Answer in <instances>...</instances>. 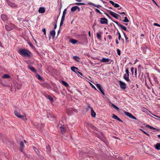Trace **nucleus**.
Here are the masks:
<instances>
[{"instance_id": "obj_1", "label": "nucleus", "mask_w": 160, "mask_h": 160, "mask_svg": "<svg viewBox=\"0 0 160 160\" xmlns=\"http://www.w3.org/2000/svg\"><path fill=\"white\" fill-rule=\"evenodd\" d=\"M18 53L23 57L30 58L32 54L29 50L25 48H21L18 50Z\"/></svg>"}, {"instance_id": "obj_2", "label": "nucleus", "mask_w": 160, "mask_h": 160, "mask_svg": "<svg viewBox=\"0 0 160 160\" xmlns=\"http://www.w3.org/2000/svg\"><path fill=\"white\" fill-rule=\"evenodd\" d=\"M15 115L18 118H19L21 119H22L24 121L26 120L27 119L25 115H21L19 114L18 112L16 110H15L14 111Z\"/></svg>"}, {"instance_id": "obj_3", "label": "nucleus", "mask_w": 160, "mask_h": 160, "mask_svg": "<svg viewBox=\"0 0 160 160\" xmlns=\"http://www.w3.org/2000/svg\"><path fill=\"white\" fill-rule=\"evenodd\" d=\"M100 23L101 24H108V20L105 18H100Z\"/></svg>"}, {"instance_id": "obj_4", "label": "nucleus", "mask_w": 160, "mask_h": 160, "mask_svg": "<svg viewBox=\"0 0 160 160\" xmlns=\"http://www.w3.org/2000/svg\"><path fill=\"white\" fill-rule=\"evenodd\" d=\"M97 88L100 91L101 93L103 95H105V93L103 91V89L101 85L98 83H97L96 85Z\"/></svg>"}, {"instance_id": "obj_5", "label": "nucleus", "mask_w": 160, "mask_h": 160, "mask_svg": "<svg viewBox=\"0 0 160 160\" xmlns=\"http://www.w3.org/2000/svg\"><path fill=\"white\" fill-rule=\"evenodd\" d=\"M100 61L102 62H107L108 64H110L111 63V59L108 58H103L102 59L100 60Z\"/></svg>"}, {"instance_id": "obj_6", "label": "nucleus", "mask_w": 160, "mask_h": 160, "mask_svg": "<svg viewBox=\"0 0 160 160\" xmlns=\"http://www.w3.org/2000/svg\"><path fill=\"white\" fill-rule=\"evenodd\" d=\"M112 21L114 23H116L119 27L122 30H124L126 29V27L125 26L122 25L120 24L119 22L116 21Z\"/></svg>"}, {"instance_id": "obj_7", "label": "nucleus", "mask_w": 160, "mask_h": 160, "mask_svg": "<svg viewBox=\"0 0 160 160\" xmlns=\"http://www.w3.org/2000/svg\"><path fill=\"white\" fill-rule=\"evenodd\" d=\"M120 88L124 90L126 88V84L121 81H119Z\"/></svg>"}, {"instance_id": "obj_8", "label": "nucleus", "mask_w": 160, "mask_h": 160, "mask_svg": "<svg viewBox=\"0 0 160 160\" xmlns=\"http://www.w3.org/2000/svg\"><path fill=\"white\" fill-rule=\"evenodd\" d=\"M48 118L49 120L52 121L53 120V118H55V117L53 115H52L50 113H48L47 115Z\"/></svg>"}, {"instance_id": "obj_9", "label": "nucleus", "mask_w": 160, "mask_h": 160, "mask_svg": "<svg viewBox=\"0 0 160 160\" xmlns=\"http://www.w3.org/2000/svg\"><path fill=\"white\" fill-rule=\"evenodd\" d=\"M6 1L7 3L9 6L13 8H14L16 6V5L14 3H12L8 0H6Z\"/></svg>"}, {"instance_id": "obj_10", "label": "nucleus", "mask_w": 160, "mask_h": 160, "mask_svg": "<svg viewBox=\"0 0 160 160\" xmlns=\"http://www.w3.org/2000/svg\"><path fill=\"white\" fill-rule=\"evenodd\" d=\"M38 12L41 13H43L45 12V9L44 7H41L39 8L38 10Z\"/></svg>"}, {"instance_id": "obj_11", "label": "nucleus", "mask_w": 160, "mask_h": 160, "mask_svg": "<svg viewBox=\"0 0 160 160\" xmlns=\"http://www.w3.org/2000/svg\"><path fill=\"white\" fill-rule=\"evenodd\" d=\"M1 18L2 20L4 21H6L8 20L7 16L5 14H2L1 15Z\"/></svg>"}, {"instance_id": "obj_12", "label": "nucleus", "mask_w": 160, "mask_h": 160, "mask_svg": "<svg viewBox=\"0 0 160 160\" xmlns=\"http://www.w3.org/2000/svg\"><path fill=\"white\" fill-rule=\"evenodd\" d=\"M35 73L36 74V76L38 80L40 81L42 80L43 78H42L37 73V71H32Z\"/></svg>"}, {"instance_id": "obj_13", "label": "nucleus", "mask_w": 160, "mask_h": 160, "mask_svg": "<svg viewBox=\"0 0 160 160\" xmlns=\"http://www.w3.org/2000/svg\"><path fill=\"white\" fill-rule=\"evenodd\" d=\"M112 118H113L116 120H117L120 122H123V121L122 120H121L119 118H118L116 115L113 114H112Z\"/></svg>"}, {"instance_id": "obj_14", "label": "nucleus", "mask_w": 160, "mask_h": 160, "mask_svg": "<svg viewBox=\"0 0 160 160\" xmlns=\"http://www.w3.org/2000/svg\"><path fill=\"white\" fill-rule=\"evenodd\" d=\"M112 14L111 15H112L113 17L114 18H116V19H118V17H120V15L118 14L115 13L114 12H113Z\"/></svg>"}, {"instance_id": "obj_15", "label": "nucleus", "mask_w": 160, "mask_h": 160, "mask_svg": "<svg viewBox=\"0 0 160 160\" xmlns=\"http://www.w3.org/2000/svg\"><path fill=\"white\" fill-rule=\"evenodd\" d=\"M60 129L61 133L62 134H64L66 132L65 129L62 126L60 127Z\"/></svg>"}, {"instance_id": "obj_16", "label": "nucleus", "mask_w": 160, "mask_h": 160, "mask_svg": "<svg viewBox=\"0 0 160 160\" xmlns=\"http://www.w3.org/2000/svg\"><path fill=\"white\" fill-rule=\"evenodd\" d=\"M50 35L53 38L55 35V31L54 30H52L50 32Z\"/></svg>"}, {"instance_id": "obj_17", "label": "nucleus", "mask_w": 160, "mask_h": 160, "mask_svg": "<svg viewBox=\"0 0 160 160\" xmlns=\"http://www.w3.org/2000/svg\"><path fill=\"white\" fill-rule=\"evenodd\" d=\"M132 74H133V73L134 72H134L135 73V74L136 75V76L137 77V75H138V76H139L140 74L139 73V72L140 71H131Z\"/></svg>"}, {"instance_id": "obj_18", "label": "nucleus", "mask_w": 160, "mask_h": 160, "mask_svg": "<svg viewBox=\"0 0 160 160\" xmlns=\"http://www.w3.org/2000/svg\"><path fill=\"white\" fill-rule=\"evenodd\" d=\"M5 28L6 30L8 31H10L12 30V28L7 25L5 26Z\"/></svg>"}, {"instance_id": "obj_19", "label": "nucleus", "mask_w": 160, "mask_h": 160, "mask_svg": "<svg viewBox=\"0 0 160 160\" xmlns=\"http://www.w3.org/2000/svg\"><path fill=\"white\" fill-rule=\"evenodd\" d=\"M20 148L21 151L22 152V149L24 147V143L22 141L20 142Z\"/></svg>"}, {"instance_id": "obj_20", "label": "nucleus", "mask_w": 160, "mask_h": 160, "mask_svg": "<svg viewBox=\"0 0 160 160\" xmlns=\"http://www.w3.org/2000/svg\"><path fill=\"white\" fill-rule=\"evenodd\" d=\"M1 77L2 78H10V77L8 74H4L3 75H2Z\"/></svg>"}, {"instance_id": "obj_21", "label": "nucleus", "mask_w": 160, "mask_h": 160, "mask_svg": "<svg viewBox=\"0 0 160 160\" xmlns=\"http://www.w3.org/2000/svg\"><path fill=\"white\" fill-rule=\"evenodd\" d=\"M78 42V40L74 39H71L70 41V42L72 44H75Z\"/></svg>"}, {"instance_id": "obj_22", "label": "nucleus", "mask_w": 160, "mask_h": 160, "mask_svg": "<svg viewBox=\"0 0 160 160\" xmlns=\"http://www.w3.org/2000/svg\"><path fill=\"white\" fill-rule=\"evenodd\" d=\"M155 148L158 150H160V143H158L155 145Z\"/></svg>"}, {"instance_id": "obj_23", "label": "nucleus", "mask_w": 160, "mask_h": 160, "mask_svg": "<svg viewBox=\"0 0 160 160\" xmlns=\"http://www.w3.org/2000/svg\"><path fill=\"white\" fill-rule=\"evenodd\" d=\"M91 116L92 117H95L96 116V114L92 108L91 109Z\"/></svg>"}, {"instance_id": "obj_24", "label": "nucleus", "mask_w": 160, "mask_h": 160, "mask_svg": "<svg viewBox=\"0 0 160 160\" xmlns=\"http://www.w3.org/2000/svg\"><path fill=\"white\" fill-rule=\"evenodd\" d=\"M124 113L126 116H128L130 118H131V117L132 116V115L131 113L128 112L124 111Z\"/></svg>"}, {"instance_id": "obj_25", "label": "nucleus", "mask_w": 160, "mask_h": 160, "mask_svg": "<svg viewBox=\"0 0 160 160\" xmlns=\"http://www.w3.org/2000/svg\"><path fill=\"white\" fill-rule=\"evenodd\" d=\"M77 8H78L77 6L73 7L71 8V11L72 12H75L77 10Z\"/></svg>"}, {"instance_id": "obj_26", "label": "nucleus", "mask_w": 160, "mask_h": 160, "mask_svg": "<svg viewBox=\"0 0 160 160\" xmlns=\"http://www.w3.org/2000/svg\"><path fill=\"white\" fill-rule=\"evenodd\" d=\"M62 84L65 86L66 87H68L69 86L68 84L66 82L64 81H62Z\"/></svg>"}, {"instance_id": "obj_27", "label": "nucleus", "mask_w": 160, "mask_h": 160, "mask_svg": "<svg viewBox=\"0 0 160 160\" xmlns=\"http://www.w3.org/2000/svg\"><path fill=\"white\" fill-rule=\"evenodd\" d=\"M73 58L74 60H75L76 61L78 62H79V60L80 59V58L77 56H74L73 57Z\"/></svg>"}, {"instance_id": "obj_28", "label": "nucleus", "mask_w": 160, "mask_h": 160, "mask_svg": "<svg viewBox=\"0 0 160 160\" xmlns=\"http://www.w3.org/2000/svg\"><path fill=\"white\" fill-rule=\"evenodd\" d=\"M46 151L48 152H50L51 150L50 147L49 145H48L46 147Z\"/></svg>"}, {"instance_id": "obj_29", "label": "nucleus", "mask_w": 160, "mask_h": 160, "mask_svg": "<svg viewBox=\"0 0 160 160\" xmlns=\"http://www.w3.org/2000/svg\"><path fill=\"white\" fill-rule=\"evenodd\" d=\"M111 106L113 107L115 109L117 110H119V108H118L117 106H116V105H115L113 103H112Z\"/></svg>"}, {"instance_id": "obj_30", "label": "nucleus", "mask_w": 160, "mask_h": 160, "mask_svg": "<svg viewBox=\"0 0 160 160\" xmlns=\"http://www.w3.org/2000/svg\"><path fill=\"white\" fill-rule=\"evenodd\" d=\"M33 149L38 154H39V151L38 149H37L35 147H33Z\"/></svg>"}, {"instance_id": "obj_31", "label": "nucleus", "mask_w": 160, "mask_h": 160, "mask_svg": "<svg viewBox=\"0 0 160 160\" xmlns=\"http://www.w3.org/2000/svg\"><path fill=\"white\" fill-rule=\"evenodd\" d=\"M124 78L127 81H129L130 80V79L129 78L128 76V77H126V75L125 74L123 76Z\"/></svg>"}, {"instance_id": "obj_32", "label": "nucleus", "mask_w": 160, "mask_h": 160, "mask_svg": "<svg viewBox=\"0 0 160 160\" xmlns=\"http://www.w3.org/2000/svg\"><path fill=\"white\" fill-rule=\"evenodd\" d=\"M28 44L33 49H35V47L34 46L33 44L30 42H28Z\"/></svg>"}, {"instance_id": "obj_33", "label": "nucleus", "mask_w": 160, "mask_h": 160, "mask_svg": "<svg viewBox=\"0 0 160 160\" xmlns=\"http://www.w3.org/2000/svg\"><path fill=\"white\" fill-rule=\"evenodd\" d=\"M117 31H118V32H117V34L118 35V39L119 40H120L121 38V34H120V32H119V31H118V29H117Z\"/></svg>"}, {"instance_id": "obj_34", "label": "nucleus", "mask_w": 160, "mask_h": 160, "mask_svg": "<svg viewBox=\"0 0 160 160\" xmlns=\"http://www.w3.org/2000/svg\"><path fill=\"white\" fill-rule=\"evenodd\" d=\"M28 68L31 70H35L34 68L30 65H28Z\"/></svg>"}, {"instance_id": "obj_35", "label": "nucleus", "mask_w": 160, "mask_h": 160, "mask_svg": "<svg viewBox=\"0 0 160 160\" xmlns=\"http://www.w3.org/2000/svg\"><path fill=\"white\" fill-rule=\"evenodd\" d=\"M123 21L125 22H129V21L127 17H124V19L123 20Z\"/></svg>"}, {"instance_id": "obj_36", "label": "nucleus", "mask_w": 160, "mask_h": 160, "mask_svg": "<svg viewBox=\"0 0 160 160\" xmlns=\"http://www.w3.org/2000/svg\"><path fill=\"white\" fill-rule=\"evenodd\" d=\"M97 37L98 39H99L101 40V35H100L99 33H97Z\"/></svg>"}, {"instance_id": "obj_37", "label": "nucleus", "mask_w": 160, "mask_h": 160, "mask_svg": "<svg viewBox=\"0 0 160 160\" xmlns=\"http://www.w3.org/2000/svg\"><path fill=\"white\" fill-rule=\"evenodd\" d=\"M73 72H75L76 73H79L82 76H83L82 73L81 72H79L78 71H72Z\"/></svg>"}, {"instance_id": "obj_38", "label": "nucleus", "mask_w": 160, "mask_h": 160, "mask_svg": "<svg viewBox=\"0 0 160 160\" xmlns=\"http://www.w3.org/2000/svg\"><path fill=\"white\" fill-rule=\"evenodd\" d=\"M71 70H75V69H76V70H79L77 68L74 66L71 67Z\"/></svg>"}, {"instance_id": "obj_39", "label": "nucleus", "mask_w": 160, "mask_h": 160, "mask_svg": "<svg viewBox=\"0 0 160 160\" xmlns=\"http://www.w3.org/2000/svg\"><path fill=\"white\" fill-rule=\"evenodd\" d=\"M75 4L78 5H85V4L84 3H78L76 2L75 3Z\"/></svg>"}, {"instance_id": "obj_40", "label": "nucleus", "mask_w": 160, "mask_h": 160, "mask_svg": "<svg viewBox=\"0 0 160 160\" xmlns=\"http://www.w3.org/2000/svg\"><path fill=\"white\" fill-rule=\"evenodd\" d=\"M59 17V15L57 17V18H55V20L54 21V22H53V23H56L57 24Z\"/></svg>"}, {"instance_id": "obj_41", "label": "nucleus", "mask_w": 160, "mask_h": 160, "mask_svg": "<svg viewBox=\"0 0 160 160\" xmlns=\"http://www.w3.org/2000/svg\"><path fill=\"white\" fill-rule=\"evenodd\" d=\"M104 14L106 15L109 19H111L112 21H113L112 18L107 13L104 12Z\"/></svg>"}, {"instance_id": "obj_42", "label": "nucleus", "mask_w": 160, "mask_h": 160, "mask_svg": "<svg viewBox=\"0 0 160 160\" xmlns=\"http://www.w3.org/2000/svg\"><path fill=\"white\" fill-rule=\"evenodd\" d=\"M48 98L51 101H53V98L49 96H48Z\"/></svg>"}, {"instance_id": "obj_43", "label": "nucleus", "mask_w": 160, "mask_h": 160, "mask_svg": "<svg viewBox=\"0 0 160 160\" xmlns=\"http://www.w3.org/2000/svg\"><path fill=\"white\" fill-rule=\"evenodd\" d=\"M117 53L118 55H121V51L119 49H117Z\"/></svg>"}, {"instance_id": "obj_44", "label": "nucleus", "mask_w": 160, "mask_h": 160, "mask_svg": "<svg viewBox=\"0 0 160 160\" xmlns=\"http://www.w3.org/2000/svg\"><path fill=\"white\" fill-rule=\"evenodd\" d=\"M90 84L91 86V87L94 89L95 90H97V88H95V87L91 82H90Z\"/></svg>"}, {"instance_id": "obj_45", "label": "nucleus", "mask_w": 160, "mask_h": 160, "mask_svg": "<svg viewBox=\"0 0 160 160\" xmlns=\"http://www.w3.org/2000/svg\"><path fill=\"white\" fill-rule=\"evenodd\" d=\"M95 10L98 13L100 14H102V13L100 12V10L97 8L95 9Z\"/></svg>"}, {"instance_id": "obj_46", "label": "nucleus", "mask_w": 160, "mask_h": 160, "mask_svg": "<svg viewBox=\"0 0 160 160\" xmlns=\"http://www.w3.org/2000/svg\"><path fill=\"white\" fill-rule=\"evenodd\" d=\"M44 127V125L42 124V123H41V126H39L40 128V129L39 130H41L42 128H43Z\"/></svg>"}, {"instance_id": "obj_47", "label": "nucleus", "mask_w": 160, "mask_h": 160, "mask_svg": "<svg viewBox=\"0 0 160 160\" xmlns=\"http://www.w3.org/2000/svg\"><path fill=\"white\" fill-rule=\"evenodd\" d=\"M114 6L115 7L117 8H119L120 7L119 5L118 4L116 3H115Z\"/></svg>"}, {"instance_id": "obj_48", "label": "nucleus", "mask_w": 160, "mask_h": 160, "mask_svg": "<svg viewBox=\"0 0 160 160\" xmlns=\"http://www.w3.org/2000/svg\"><path fill=\"white\" fill-rule=\"evenodd\" d=\"M108 38H109V40H110L109 42H111V40L112 39V36L111 35H108Z\"/></svg>"}, {"instance_id": "obj_49", "label": "nucleus", "mask_w": 160, "mask_h": 160, "mask_svg": "<svg viewBox=\"0 0 160 160\" xmlns=\"http://www.w3.org/2000/svg\"><path fill=\"white\" fill-rule=\"evenodd\" d=\"M65 17H63L62 16V17L61 18V21L63 22H64V20H65Z\"/></svg>"}, {"instance_id": "obj_50", "label": "nucleus", "mask_w": 160, "mask_h": 160, "mask_svg": "<svg viewBox=\"0 0 160 160\" xmlns=\"http://www.w3.org/2000/svg\"><path fill=\"white\" fill-rule=\"evenodd\" d=\"M94 7H97L98 8H100L101 7V6L99 5H97L95 4V6Z\"/></svg>"}, {"instance_id": "obj_51", "label": "nucleus", "mask_w": 160, "mask_h": 160, "mask_svg": "<svg viewBox=\"0 0 160 160\" xmlns=\"http://www.w3.org/2000/svg\"><path fill=\"white\" fill-rule=\"evenodd\" d=\"M141 130L144 133L146 134V135H147V136H150L149 134L147 132H146L144 131L142 129H141Z\"/></svg>"}, {"instance_id": "obj_52", "label": "nucleus", "mask_w": 160, "mask_h": 160, "mask_svg": "<svg viewBox=\"0 0 160 160\" xmlns=\"http://www.w3.org/2000/svg\"><path fill=\"white\" fill-rule=\"evenodd\" d=\"M153 25L155 26H157L160 27V25L158 23H154L153 24Z\"/></svg>"}, {"instance_id": "obj_53", "label": "nucleus", "mask_w": 160, "mask_h": 160, "mask_svg": "<svg viewBox=\"0 0 160 160\" xmlns=\"http://www.w3.org/2000/svg\"><path fill=\"white\" fill-rule=\"evenodd\" d=\"M42 31L43 32L44 34L46 35V30L45 28H44L42 29Z\"/></svg>"}, {"instance_id": "obj_54", "label": "nucleus", "mask_w": 160, "mask_h": 160, "mask_svg": "<svg viewBox=\"0 0 160 160\" xmlns=\"http://www.w3.org/2000/svg\"><path fill=\"white\" fill-rule=\"evenodd\" d=\"M109 2H110V3L113 6H114L115 3L113 2L112 1H109Z\"/></svg>"}, {"instance_id": "obj_55", "label": "nucleus", "mask_w": 160, "mask_h": 160, "mask_svg": "<svg viewBox=\"0 0 160 160\" xmlns=\"http://www.w3.org/2000/svg\"><path fill=\"white\" fill-rule=\"evenodd\" d=\"M53 25L54 26V29H55L57 27V25L56 23H53Z\"/></svg>"}, {"instance_id": "obj_56", "label": "nucleus", "mask_w": 160, "mask_h": 160, "mask_svg": "<svg viewBox=\"0 0 160 160\" xmlns=\"http://www.w3.org/2000/svg\"><path fill=\"white\" fill-rule=\"evenodd\" d=\"M150 129H154V130H157V131H159V130L158 129H157V128H156L154 127H153L152 126H151V127H150Z\"/></svg>"}, {"instance_id": "obj_57", "label": "nucleus", "mask_w": 160, "mask_h": 160, "mask_svg": "<svg viewBox=\"0 0 160 160\" xmlns=\"http://www.w3.org/2000/svg\"><path fill=\"white\" fill-rule=\"evenodd\" d=\"M88 4L92 5L94 6H95V4L92 2H89L88 3Z\"/></svg>"}, {"instance_id": "obj_58", "label": "nucleus", "mask_w": 160, "mask_h": 160, "mask_svg": "<svg viewBox=\"0 0 160 160\" xmlns=\"http://www.w3.org/2000/svg\"><path fill=\"white\" fill-rule=\"evenodd\" d=\"M107 12H109V13H110V14L111 15H112V12H112L110 10H107Z\"/></svg>"}, {"instance_id": "obj_59", "label": "nucleus", "mask_w": 160, "mask_h": 160, "mask_svg": "<svg viewBox=\"0 0 160 160\" xmlns=\"http://www.w3.org/2000/svg\"><path fill=\"white\" fill-rule=\"evenodd\" d=\"M147 109L144 108H142V111L143 112H146L147 111Z\"/></svg>"}, {"instance_id": "obj_60", "label": "nucleus", "mask_w": 160, "mask_h": 160, "mask_svg": "<svg viewBox=\"0 0 160 160\" xmlns=\"http://www.w3.org/2000/svg\"><path fill=\"white\" fill-rule=\"evenodd\" d=\"M153 3H154L158 7H159V6L158 5L156 2L154 0H152Z\"/></svg>"}, {"instance_id": "obj_61", "label": "nucleus", "mask_w": 160, "mask_h": 160, "mask_svg": "<svg viewBox=\"0 0 160 160\" xmlns=\"http://www.w3.org/2000/svg\"><path fill=\"white\" fill-rule=\"evenodd\" d=\"M131 118L133 119H135V120H137L136 118L135 117H134V116H133L132 115V116L131 117Z\"/></svg>"}, {"instance_id": "obj_62", "label": "nucleus", "mask_w": 160, "mask_h": 160, "mask_svg": "<svg viewBox=\"0 0 160 160\" xmlns=\"http://www.w3.org/2000/svg\"><path fill=\"white\" fill-rule=\"evenodd\" d=\"M66 14V12H65L64 11H63L62 16L65 17Z\"/></svg>"}, {"instance_id": "obj_63", "label": "nucleus", "mask_w": 160, "mask_h": 160, "mask_svg": "<svg viewBox=\"0 0 160 160\" xmlns=\"http://www.w3.org/2000/svg\"><path fill=\"white\" fill-rule=\"evenodd\" d=\"M125 39H126V42H128V38L127 37V36L125 37Z\"/></svg>"}, {"instance_id": "obj_64", "label": "nucleus", "mask_w": 160, "mask_h": 160, "mask_svg": "<svg viewBox=\"0 0 160 160\" xmlns=\"http://www.w3.org/2000/svg\"><path fill=\"white\" fill-rule=\"evenodd\" d=\"M63 22L61 21L60 25V27H61L63 24Z\"/></svg>"}]
</instances>
